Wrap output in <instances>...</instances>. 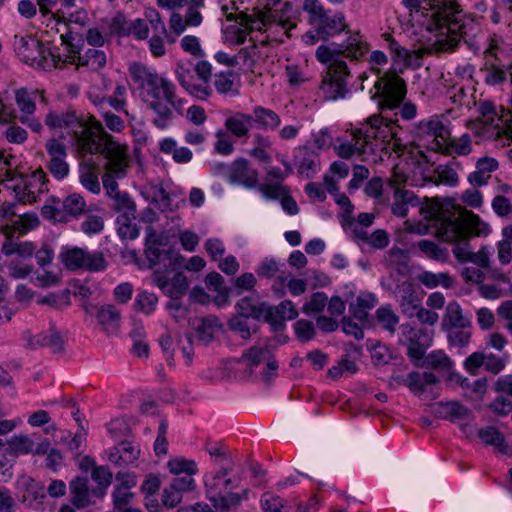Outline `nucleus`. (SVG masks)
Segmentation results:
<instances>
[{
	"label": "nucleus",
	"instance_id": "0eeeda50",
	"mask_svg": "<svg viewBox=\"0 0 512 512\" xmlns=\"http://www.w3.org/2000/svg\"><path fill=\"white\" fill-rule=\"evenodd\" d=\"M375 93L373 99L381 110H394L399 108V114L404 120H412L417 115V106L408 101L403 102L406 96V84L396 73H384L374 83Z\"/></svg>",
	"mask_w": 512,
	"mask_h": 512
},
{
	"label": "nucleus",
	"instance_id": "f03ea898",
	"mask_svg": "<svg viewBox=\"0 0 512 512\" xmlns=\"http://www.w3.org/2000/svg\"><path fill=\"white\" fill-rule=\"evenodd\" d=\"M131 79L137 84L139 96L143 103L157 117L153 123L158 128H165L172 117L171 107H176L175 86L156 71L140 63L129 65Z\"/></svg>",
	"mask_w": 512,
	"mask_h": 512
},
{
	"label": "nucleus",
	"instance_id": "a19ab883",
	"mask_svg": "<svg viewBox=\"0 0 512 512\" xmlns=\"http://www.w3.org/2000/svg\"><path fill=\"white\" fill-rule=\"evenodd\" d=\"M35 252L36 246L33 242H17L14 241V237L6 238V240L2 244V253L5 256H12L14 254H17L20 257L26 259L31 258Z\"/></svg>",
	"mask_w": 512,
	"mask_h": 512
},
{
	"label": "nucleus",
	"instance_id": "6e6552de",
	"mask_svg": "<svg viewBox=\"0 0 512 512\" xmlns=\"http://www.w3.org/2000/svg\"><path fill=\"white\" fill-rule=\"evenodd\" d=\"M14 161L13 156L4 157L0 155V181L12 182L7 187L14 191L19 202L23 204L36 202L39 195L46 190L45 173L39 169L24 177L16 173L13 165Z\"/></svg>",
	"mask_w": 512,
	"mask_h": 512
},
{
	"label": "nucleus",
	"instance_id": "ddd939ff",
	"mask_svg": "<svg viewBox=\"0 0 512 512\" xmlns=\"http://www.w3.org/2000/svg\"><path fill=\"white\" fill-rule=\"evenodd\" d=\"M350 71L344 61H334L323 77L320 91L326 100L345 98L348 93L347 79Z\"/></svg>",
	"mask_w": 512,
	"mask_h": 512
},
{
	"label": "nucleus",
	"instance_id": "c9c22d12",
	"mask_svg": "<svg viewBox=\"0 0 512 512\" xmlns=\"http://www.w3.org/2000/svg\"><path fill=\"white\" fill-rule=\"evenodd\" d=\"M251 115L253 122L262 130H276L281 124L280 116L263 106H255Z\"/></svg>",
	"mask_w": 512,
	"mask_h": 512
},
{
	"label": "nucleus",
	"instance_id": "13d9d810",
	"mask_svg": "<svg viewBox=\"0 0 512 512\" xmlns=\"http://www.w3.org/2000/svg\"><path fill=\"white\" fill-rule=\"evenodd\" d=\"M214 152L223 156H228L234 152V142L231 136L222 129L215 132V142L213 144Z\"/></svg>",
	"mask_w": 512,
	"mask_h": 512
},
{
	"label": "nucleus",
	"instance_id": "4468645a",
	"mask_svg": "<svg viewBox=\"0 0 512 512\" xmlns=\"http://www.w3.org/2000/svg\"><path fill=\"white\" fill-rule=\"evenodd\" d=\"M62 41V67L67 64L77 67H87L91 71H99L107 63V56L103 50L90 48L84 54H80L72 44L66 41L65 35H60Z\"/></svg>",
	"mask_w": 512,
	"mask_h": 512
},
{
	"label": "nucleus",
	"instance_id": "4be33fe9",
	"mask_svg": "<svg viewBox=\"0 0 512 512\" xmlns=\"http://www.w3.org/2000/svg\"><path fill=\"white\" fill-rule=\"evenodd\" d=\"M442 327L445 330L469 329L471 327V318L464 313L457 301H450L442 318Z\"/></svg>",
	"mask_w": 512,
	"mask_h": 512
},
{
	"label": "nucleus",
	"instance_id": "69168bd1",
	"mask_svg": "<svg viewBox=\"0 0 512 512\" xmlns=\"http://www.w3.org/2000/svg\"><path fill=\"white\" fill-rule=\"evenodd\" d=\"M408 260V253L397 247L392 248L387 255L388 264L399 272L406 270Z\"/></svg>",
	"mask_w": 512,
	"mask_h": 512
},
{
	"label": "nucleus",
	"instance_id": "9b49d317",
	"mask_svg": "<svg viewBox=\"0 0 512 512\" xmlns=\"http://www.w3.org/2000/svg\"><path fill=\"white\" fill-rule=\"evenodd\" d=\"M478 110L480 118L475 130L478 137L485 139L505 137L508 141H512L511 112H503L498 116L495 106L488 101L480 102Z\"/></svg>",
	"mask_w": 512,
	"mask_h": 512
},
{
	"label": "nucleus",
	"instance_id": "1a4fd4ad",
	"mask_svg": "<svg viewBox=\"0 0 512 512\" xmlns=\"http://www.w3.org/2000/svg\"><path fill=\"white\" fill-rule=\"evenodd\" d=\"M14 47L18 57L24 63L45 71L62 68L63 53L59 48L45 47L32 36H16Z\"/></svg>",
	"mask_w": 512,
	"mask_h": 512
},
{
	"label": "nucleus",
	"instance_id": "e2e57ef3",
	"mask_svg": "<svg viewBox=\"0 0 512 512\" xmlns=\"http://www.w3.org/2000/svg\"><path fill=\"white\" fill-rule=\"evenodd\" d=\"M319 170V159L312 152H305V156L299 164L298 172L306 178L313 177Z\"/></svg>",
	"mask_w": 512,
	"mask_h": 512
},
{
	"label": "nucleus",
	"instance_id": "49530a36",
	"mask_svg": "<svg viewBox=\"0 0 512 512\" xmlns=\"http://www.w3.org/2000/svg\"><path fill=\"white\" fill-rule=\"evenodd\" d=\"M167 468L173 475H196L198 473V465L192 459L184 457H175L168 461Z\"/></svg>",
	"mask_w": 512,
	"mask_h": 512
},
{
	"label": "nucleus",
	"instance_id": "c756f323",
	"mask_svg": "<svg viewBox=\"0 0 512 512\" xmlns=\"http://www.w3.org/2000/svg\"><path fill=\"white\" fill-rule=\"evenodd\" d=\"M368 51L369 45L359 33L351 34L342 45H339L341 56L351 60L361 59Z\"/></svg>",
	"mask_w": 512,
	"mask_h": 512
},
{
	"label": "nucleus",
	"instance_id": "473e14b6",
	"mask_svg": "<svg viewBox=\"0 0 512 512\" xmlns=\"http://www.w3.org/2000/svg\"><path fill=\"white\" fill-rule=\"evenodd\" d=\"M498 168V162L492 157H481L476 162V170L470 173L468 180L475 186L485 185L490 174Z\"/></svg>",
	"mask_w": 512,
	"mask_h": 512
},
{
	"label": "nucleus",
	"instance_id": "b1692460",
	"mask_svg": "<svg viewBox=\"0 0 512 512\" xmlns=\"http://www.w3.org/2000/svg\"><path fill=\"white\" fill-rule=\"evenodd\" d=\"M399 305L404 315L413 318L417 309L422 305L421 298L415 292L414 286L410 282H403L398 287Z\"/></svg>",
	"mask_w": 512,
	"mask_h": 512
},
{
	"label": "nucleus",
	"instance_id": "bf43d9fd",
	"mask_svg": "<svg viewBox=\"0 0 512 512\" xmlns=\"http://www.w3.org/2000/svg\"><path fill=\"white\" fill-rule=\"evenodd\" d=\"M391 50L396 54L398 58H402L407 66H420V60L423 56V50L409 51L401 47L396 42L391 43Z\"/></svg>",
	"mask_w": 512,
	"mask_h": 512
},
{
	"label": "nucleus",
	"instance_id": "37998d69",
	"mask_svg": "<svg viewBox=\"0 0 512 512\" xmlns=\"http://www.w3.org/2000/svg\"><path fill=\"white\" fill-rule=\"evenodd\" d=\"M70 491L74 506L77 508H84L89 505V488L86 479L76 478L72 480L70 483Z\"/></svg>",
	"mask_w": 512,
	"mask_h": 512
},
{
	"label": "nucleus",
	"instance_id": "09e8293b",
	"mask_svg": "<svg viewBox=\"0 0 512 512\" xmlns=\"http://www.w3.org/2000/svg\"><path fill=\"white\" fill-rule=\"evenodd\" d=\"M418 249L428 258L438 261L446 262L449 259V251L445 247L439 246L437 243L430 240H421L417 243Z\"/></svg>",
	"mask_w": 512,
	"mask_h": 512
},
{
	"label": "nucleus",
	"instance_id": "0e129e2a",
	"mask_svg": "<svg viewBox=\"0 0 512 512\" xmlns=\"http://www.w3.org/2000/svg\"><path fill=\"white\" fill-rule=\"evenodd\" d=\"M357 372L356 363L348 357L342 358L336 365L328 370L329 377L338 379L345 374H354Z\"/></svg>",
	"mask_w": 512,
	"mask_h": 512
},
{
	"label": "nucleus",
	"instance_id": "20e7f679",
	"mask_svg": "<svg viewBox=\"0 0 512 512\" xmlns=\"http://www.w3.org/2000/svg\"><path fill=\"white\" fill-rule=\"evenodd\" d=\"M238 25H231L225 30V41L231 44H243L250 32L259 31L269 33L268 38L282 43L283 39L278 38L276 34L282 31L287 37H290L289 31L295 27V24L278 16L277 12L271 7H254L250 12H243L239 15Z\"/></svg>",
	"mask_w": 512,
	"mask_h": 512
},
{
	"label": "nucleus",
	"instance_id": "a878e982",
	"mask_svg": "<svg viewBox=\"0 0 512 512\" xmlns=\"http://www.w3.org/2000/svg\"><path fill=\"white\" fill-rule=\"evenodd\" d=\"M253 124L252 115L244 112H235L228 116L224 126L231 135L236 138H248Z\"/></svg>",
	"mask_w": 512,
	"mask_h": 512
},
{
	"label": "nucleus",
	"instance_id": "a18cd8bd",
	"mask_svg": "<svg viewBox=\"0 0 512 512\" xmlns=\"http://www.w3.org/2000/svg\"><path fill=\"white\" fill-rule=\"evenodd\" d=\"M417 280L429 289H433L437 286L450 288L453 285V279L448 273L424 271L417 276Z\"/></svg>",
	"mask_w": 512,
	"mask_h": 512
},
{
	"label": "nucleus",
	"instance_id": "423d86ee",
	"mask_svg": "<svg viewBox=\"0 0 512 512\" xmlns=\"http://www.w3.org/2000/svg\"><path fill=\"white\" fill-rule=\"evenodd\" d=\"M360 129L362 137V152H370L375 156L378 151L390 150L400 154L403 152L404 145L398 137L399 125L397 121L387 120L383 116L375 114L370 116Z\"/></svg>",
	"mask_w": 512,
	"mask_h": 512
},
{
	"label": "nucleus",
	"instance_id": "864d4df0",
	"mask_svg": "<svg viewBox=\"0 0 512 512\" xmlns=\"http://www.w3.org/2000/svg\"><path fill=\"white\" fill-rule=\"evenodd\" d=\"M236 79L237 76L232 71L218 73L214 79L215 89L220 94H237Z\"/></svg>",
	"mask_w": 512,
	"mask_h": 512
},
{
	"label": "nucleus",
	"instance_id": "9d476101",
	"mask_svg": "<svg viewBox=\"0 0 512 512\" xmlns=\"http://www.w3.org/2000/svg\"><path fill=\"white\" fill-rule=\"evenodd\" d=\"M414 139L418 145L434 152H443L450 139L449 121L444 115H432L413 125Z\"/></svg>",
	"mask_w": 512,
	"mask_h": 512
},
{
	"label": "nucleus",
	"instance_id": "e433bc0d",
	"mask_svg": "<svg viewBox=\"0 0 512 512\" xmlns=\"http://www.w3.org/2000/svg\"><path fill=\"white\" fill-rule=\"evenodd\" d=\"M362 137L360 136V129L353 132L352 142L342 143L336 147V152L341 158L349 159L357 154L363 161L374 160L370 152H362ZM363 149L367 150L365 147Z\"/></svg>",
	"mask_w": 512,
	"mask_h": 512
},
{
	"label": "nucleus",
	"instance_id": "f704fd0d",
	"mask_svg": "<svg viewBox=\"0 0 512 512\" xmlns=\"http://www.w3.org/2000/svg\"><path fill=\"white\" fill-rule=\"evenodd\" d=\"M197 338L203 343L210 342L221 330V324L215 317L194 319L191 323Z\"/></svg>",
	"mask_w": 512,
	"mask_h": 512
},
{
	"label": "nucleus",
	"instance_id": "f257e3e1",
	"mask_svg": "<svg viewBox=\"0 0 512 512\" xmlns=\"http://www.w3.org/2000/svg\"><path fill=\"white\" fill-rule=\"evenodd\" d=\"M402 3L415 24L435 34L436 52L454 51L474 21L454 0H402Z\"/></svg>",
	"mask_w": 512,
	"mask_h": 512
},
{
	"label": "nucleus",
	"instance_id": "aec40b11",
	"mask_svg": "<svg viewBox=\"0 0 512 512\" xmlns=\"http://www.w3.org/2000/svg\"><path fill=\"white\" fill-rule=\"evenodd\" d=\"M140 453V447L137 444L123 441L106 451V459L116 466L124 467L134 464Z\"/></svg>",
	"mask_w": 512,
	"mask_h": 512
},
{
	"label": "nucleus",
	"instance_id": "bb28decb",
	"mask_svg": "<svg viewBox=\"0 0 512 512\" xmlns=\"http://www.w3.org/2000/svg\"><path fill=\"white\" fill-rule=\"evenodd\" d=\"M228 473L229 470L223 468L214 474L205 476L204 485L209 501L227 491L229 485L232 483V480L228 478Z\"/></svg>",
	"mask_w": 512,
	"mask_h": 512
},
{
	"label": "nucleus",
	"instance_id": "7c9ffc66",
	"mask_svg": "<svg viewBox=\"0 0 512 512\" xmlns=\"http://www.w3.org/2000/svg\"><path fill=\"white\" fill-rule=\"evenodd\" d=\"M297 316L298 311L289 300H285L275 307L267 305L266 321L274 326H281L284 321L293 320Z\"/></svg>",
	"mask_w": 512,
	"mask_h": 512
},
{
	"label": "nucleus",
	"instance_id": "58836bf2",
	"mask_svg": "<svg viewBox=\"0 0 512 512\" xmlns=\"http://www.w3.org/2000/svg\"><path fill=\"white\" fill-rule=\"evenodd\" d=\"M207 289L214 293V301L218 306L228 303L229 289L224 284L223 277L217 272L209 273L205 278Z\"/></svg>",
	"mask_w": 512,
	"mask_h": 512
},
{
	"label": "nucleus",
	"instance_id": "3c124183",
	"mask_svg": "<svg viewBox=\"0 0 512 512\" xmlns=\"http://www.w3.org/2000/svg\"><path fill=\"white\" fill-rule=\"evenodd\" d=\"M229 329L241 337L242 339H249L252 333L256 332V328L252 325L249 318L241 315L233 316L228 322Z\"/></svg>",
	"mask_w": 512,
	"mask_h": 512
},
{
	"label": "nucleus",
	"instance_id": "c85d7f7f",
	"mask_svg": "<svg viewBox=\"0 0 512 512\" xmlns=\"http://www.w3.org/2000/svg\"><path fill=\"white\" fill-rule=\"evenodd\" d=\"M44 98L43 92L38 90L29 91L25 88H20L15 91V103L20 111V122H26L27 116H31L36 111L35 100L37 96Z\"/></svg>",
	"mask_w": 512,
	"mask_h": 512
},
{
	"label": "nucleus",
	"instance_id": "ea45409f",
	"mask_svg": "<svg viewBox=\"0 0 512 512\" xmlns=\"http://www.w3.org/2000/svg\"><path fill=\"white\" fill-rule=\"evenodd\" d=\"M238 315L246 318L265 319L267 315V304L261 303L249 297L242 298L237 305Z\"/></svg>",
	"mask_w": 512,
	"mask_h": 512
},
{
	"label": "nucleus",
	"instance_id": "5701e85b",
	"mask_svg": "<svg viewBox=\"0 0 512 512\" xmlns=\"http://www.w3.org/2000/svg\"><path fill=\"white\" fill-rule=\"evenodd\" d=\"M420 212L428 219H439L437 227L446 219H455L457 214H448V208L453 207L449 200L441 201L438 198L425 199L420 202Z\"/></svg>",
	"mask_w": 512,
	"mask_h": 512
},
{
	"label": "nucleus",
	"instance_id": "338daca9",
	"mask_svg": "<svg viewBox=\"0 0 512 512\" xmlns=\"http://www.w3.org/2000/svg\"><path fill=\"white\" fill-rule=\"evenodd\" d=\"M8 275L14 279H24L33 271V265L23 260H12L8 265Z\"/></svg>",
	"mask_w": 512,
	"mask_h": 512
},
{
	"label": "nucleus",
	"instance_id": "4d7b16f0",
	"mask_svg": "<svg viewBox=\"0 0 512 512\" xmlns=\"http://www.w3.org/2000/svg\"><path fill=\"white\" fill-rule=\"evenodd\" d=\"M85 207L86 202L84 198L77 193L68 195L62 203L63 211L73 217L81 215L85 211Z\"/></svg>",
	"mask_w": 512,
	"mask_h": 512
},
{
	"label": "nucleus",
	"instance_id": "79ce46f5",
	"mask_svg": "<svg viewBox=\"0 0 512 512\" xmlns=\"http://www.w3.org/2000/svg\"><path fill=\"white\" fill-rule=\"evenodd\" d=\"M377 304V299L373 294L361 293L354 302L350 304V310L354 317L360 321L367 319L368 311Z\"/></svg>",
	"mask_w": 512,
	"mask_h": 512
},
{
	"label": "nucleus",
	"instance_id": "6ab92c4d",
	"mask_svg": "<svg viewBox=\"0 0 512 512\" xmlns=\"http://www.w3.org/2000/svg\"><path fill=\"white\" fill-rule=\"evenodd\" d=\"M259 181V175L251 163L245 158H237L230 164V182L254 188Z\"/></svg>",
	"mask_w": 512,
	"mask_h": 512
},
{
	"label": "nucleus",
	"instance_id": "5fc2aeb1",
	"mask_svg": "<svg viewBox=\"0 0 512 512\" xmlns=\"http://www.w3.org/2000/svg\"><path fill=\"white\" fill-rule=\"evenodd\" d=\"M9 452L15 456L33 452V440L24 434L13 435L8 441Z\"/></svg>",
	"mask_w": 512,
	"mask_h": 512
},
{
	"label": "nucleus",
	"instance_id": "c03bdc74",
	"mask_svg": "<svg viewBox=\"0 0 512 512\" xmlns=\"http://www.w3.org/2000/svg\"><path fill=\"white\" fill-rule=\"evenodd\" d=\"M80 182L90 192L98 194L101 190L96 166L93 163H84L80 166Z\"/></svg>",
	"mask_w": 512,
	"mask_h": 512
},
{
	"label": "nucleus",
	"instance_id": "cd10ccee",
	"mask_svg": "<svg viewBox=\"0 0 512 512\" xmlns=\"http://www.w3.org/2000/svg\"><path fill=\"white\" fill-rule=\"evenodd\" d=\"M420 205V199L414 194L413 191L397 188L394 191L393 203L391 210L393 215L398 217H406L410 207H417Z\"/></svg>",
	"mask_w": 512,
	"mask_h": 512
},
{
	"label": "nucleus",
	"instance_id": "052dcab7",
	"mask_svg": "<svg viewBox=\"0 0 512 512\" xmlns=\"http://www.w3.org/2000/svg\"><path fill=\"white\" fill-rule=\"evenodd\" d=\"M113 207L121 214L134 215L136 213V204L126 192L116 193L113 197Z\"/></svg>",
	"mask_w": 512,
	"mask_h": 512
},
{
	"label": "nucleus",
	"instance_id": "2eb2a0df",
	"mask_svg": "<svg viewBox=\"0 0 512 512\" xmlns=\"http://www.w3.org/2000/svg\"><path fill=\"white\" fill-rule=\"evenodd\" d=\"M59 258L63 265L70 270L101 271L106 267V261L101 252L90 253L78 247L64 248Z\"/></svg>",
	"mask_w": 512,
	"mask_h": 512
},
{
	"label": "nucleus",
	"instance_id": "39448f33",
	"mask_svg": "<svg viewBox=\"0 0 512 512\" xmlns=\"http://www.w3.org/2000/svg\"><path fill=\"white\" fill-rule=\"evenodd\" d=\"M489 233V224L472 211L462 208L455 219H446L436 227V236L454 244L453 255L461 263L468 262L471 256L469 240Z\"/></svg>",
	"mask_w": 512,
	"mask_h": 512
},
{
	"label": "nucleus",
	"instance_id": "dca6fc26",
	"mask_svg": "<svg viewBox=\"0 0 512 512\" xmlns=\"http://www.w3.org/2000/svg\"><path fill=\"white\" fill-rule=\"evenodd\" d=\"M236 363L239 369H244V377L252 375L255 368L263 366V370H268L263 372L265 380H269L278 368L277 362L270 358V351L266 345L259 343L248 349Z\"/></svg>",
	"mask_w": 512,
	"mask_h": 512
},
{
	"label": "nucleus",
	"instance_id": "6e6d98bb",
	"mask_svg": "<svg viewBox=\"0 0 512 512\" xmlns=\"http://www.w3.org/2000/svg\"><path fill=\"white\" fill-rule=\"evenodd\" d=\"M134 220L135 214H121L117 217V232L121 238L135 239L138 236L139 231Z\"/></svg>",
	"mask_w": 512,
	"mask_h": 512
},
{
	"label": "nucleus",
	"instance_id": "7ed1b4c3",
	"mask_svg": "<svg viewBox=\"0 0 512 512\" xmlns=\"http://www.w3.org/2000/svg\"><path fill=\"white\" fill-rule=\"evenodd\" d=\"M80 147L82 154L101 153L104 155L106 173L102 177V183L107 195L111 198L121 192L116 178H123L127 174L129 168L127 145L117 142L103 127L97 126L92 131V138L82 140Z\"/></svg>",
	"mask_w": 512,
	"mask_h": 512
},
{
	"label": "nucleus",
	"instance_id": "72a5a7b5",
	"mask_svg": "<svg viewBox=\"0 0 512 512\" xmlns=\"http://www.w3.org/2000/svg\"><path fill=\"white\" fill-rule=\"evenodd\" d=\"M315 27L321 37L327 38L346 31L347 24L344 15L337 13L333 16L327 14Z\"/></svg>",
	"mask_w": 512,
	"mask_h": 512
},
{
	"label": "nucleus",
	"instance_id": "412c9836",
	"mask_svg": "<svg viewBox=\"0 0 512 512\" xmlns=\"http://www.w3.org/2000/svg\"><path fill=\"white\" fill-rule=\"evenodd\" d=\"M39 224V218L35 213H24L11 219L10 223L2 225L0 231L5 238L16 235L20 237L37 228Z\"/></svg>",
	"mask_w": 512,
	"mask_h": 512
},
{
	"label": "nucleus",
	"instance_id": "393cba45",
	"mask_svg": "<svg viewBox=\"0 0 512 512\" xmlns=\"http://www.w3.org/2000/svg\"><path fill=\"white\" fill-rule=\"evenodd\" d=\"M95 317L101 330L108 335L117 333L120 324V312L112 305L95 308Z\"/></svg>",
	"mask_w": 512,
	"mask_h": 512
},
{
	"label": "nucleus",
	"instance_id": "8fccbe9b",
	"mask_svg": "<svg viewBox=\"0 0 512 512\" xmlns=\"http://www.w3.org/2000/svg\"><path fill=\"white\" fill-rule=\"evenodd\" d=\"M92 479L98 484L93 493L99 497L106 494L107 488L112 483L113 474L106 466H97L91 472Z\"/></svg>",
	"mask_w": 512,
	"mask_h": 512
},
{
	"label": "nucleus",
	"instance_id": "680f3d73",
	"mask_svg": "<svg viewBox=\"0 0 512 512\" xmlns=\"http://www.w3.org/2000/svg\"><path fill=\"white\" fill-rule=\"evenodd\" d=\"M188 286L187 277L183 273L178 272L170 279L167 295L177 300L186 293Z\"/></svg>",
	"mask_w": 512,
	"mask_h": 512
},
{
	"label": "nucleus",
	"instance_id": "4c0bfd02",
	"mask_svg": "<svg viewBox=\"0 0 512 512\" xmlns=\"http://www.w3.org/2000/svg\"><path fill=\"white\" fill-rule=\"evenodd\" d=\"M251 149L248 154L254 159L268 163L271 161L270 150L272 149V142L270 138L262 133H254L251 141Z\"/></svg>",
	"mask_w": 512,
	"mask_h": 512
},
{
	"label": "nucleus",
	"instance_id": "de8ad7c7",
	"mask_svg": "<svg viewBox=\"0 0 512 512\" xmlns=\"http://www.w3.org/2000/svg\"><path fill=\"white\" fill-rule=\"evenodd\" d=\"M423 365L446 373H450L453 368L452 360L441 350L433 351L425 356Z\"/></svg>",
	"mask_w": 512,
	"mask_h": 512
},
{
	"label": "nucleus",
	"instance_id": "603ef678",
	"mask_svg": "<svg viewBox=\"0 0 512 512\" xmlns=\"http://www.w3.org/2000/svg\"><path fill=\"white\" fill-rule=\"evenodd\" d=\"M439 414L452 421L463 420L469 416V410L456 401L439 404Z\"/></svg>",
	"mask_w": 512,
	"mask_h": 512
},
{
	"label": "nucleus",
	"instance_id": "774afa93",
	"mask_svg": "<svg viewBox=\"0 0 512 512\" xmlns=\"http://www.w3.org/2000/svg\"><path fill=\"white\" fill-rule=\"evenodd\" d=\"M157 303V296L146 291L140 292L135 300L137 309L145 314H151L155 310Z\"/></svg>",
	"mask_w": 512,
	"mask_h": 512
},
{
	"label": "nucleus",
	"instance_id": "f3484780",
	"mask_svg": "<svg viewBox=\"0 0 512 512\" xmlns=\"http://www.w3.org/2000/svg\"><path fill=\"white\" fill-rule=\"evenodd\" d=\"M159 346L162 353L168 362V365H174V354L176 347L179 346L187 366L191 365L193 361L194 351L190 337H186L184 341L181 337L167 330L158 339Z\"/></svg>",
	"mask_w": 512,
	"mask_h": 512
},
{
	"label": "nucleus",
	"instance_id": "2f4dec72",
	"mask_svg": "<svg viewBox=\"0 0 512 512\" xmlns=\"http://www.w3.org/2000/svg\"><path fill=\"white\" fill-rule=\"evenodd\" d=\"M249 490L243 489L240 493L225 492L210 500L215 510L219 512H230L240 507L242 501L248 499Z\"/></svg>",
	"mask_w": 512,
	"mask_h": 512
},
{
	"label": "nucleus",
	"instance_id": "a211bd4d",
	"mask_svg": "<svg viewBox=\"0 0 512 512\" xmlns=\"http://www.w3.org/2000/svg\"><path fill=\"white\" fill-rule=\"evenodd\" d=\"M437 377L430 372H411L404 384L418 397L435 398L438 396L436 385Z\"/></svg>",
	"mask_w": 512,
	"mask_h": 512
},
{
	"label": "nucleus",
	"instance_id": "f8f14e48",
	"mask_svg": "<svg viewBox=\"0 0 512 512\" xmlns=\"http://www.w3.org/2000/svg\"><path fill=\"white\" fill-rule=\"evenodd\" d=\"M45 124L52 128H71L76 140V146L78 151L81 153L80 143L82 140H90L92 138V131L97 126L103 127L101 122L96 120L95 117L91 116L87 121L80 120L75 113H56L49 112L45 119Z\"/></svg>",
	"mask_w": 512,
	"mask_h": 512
}]
</instances>
